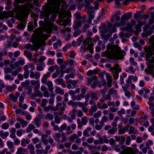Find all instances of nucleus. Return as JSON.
<instances>
[{
    "label": "nucleus",
    "instance_id": "7c9ffc66",
    "mask_svg": "<svg viewBox=\"0 0 154 154\" xmlns=\"http://www.w3.org/2000/svg\"><path fill=\"white\" fill-rule=\"evenodd\" d=\"M30 142V140L28 139L23 138L21 140V145L23 146H25Z\"/></svg>",
    "mask_w": 154,
    "mask_h": 154
},
{
    "label": "nucleus",
    "instance_id": "f257e3e1",
    "mask_svg": "<svg viewBox=\"0 0 154 154\" xmlns=\"http://www.w3.org/2000/svg\"><path fill=\"white\" fill-rule=\"evenodd\" d=\"M61 0H51L49 4L45 7L44 12L42 14V15L45 17L46 23L44 27V30L47 33H51L52 29L57 30L58 29L57 26L52 23V21L54 22V21L56 15H52L51 20H49L48 17L52 12L56 10L57 7L60 4Z\"/></svg>",
    "mask_w": 154,
    "mask_h": 154
},
{
    "label": "nucleus",
    "instance_id": "0eeeda50",
    "mask_svg": "<svg viewBox=\"0 0 154 154\" xmlns=\"http://www.w3.org/2000/svg\"><path fill=\"white\" fill-rule=\"evenodd\" d=\"M104 74L106 77V80L108 82H104L103 85L105 87V88L106 87L108 88H110L112 86L111 84L112 81V77L111 76L109 73H107L105 72H104Z\"/></svg>",
    "mask_w": 154,
    "mask_h": 154
},
{
    "label": "nucleus",
    "instance_id": "4be33fe9",
    "mask_svg": "<svg viewBox=\"0 0 154 154\" xmlns=\"http://www.w3.org/2000/svg\"><path fill=\"white\" fill-rule=\"evenodd\" d=\"M82 25V23L79 20H75L74 21L73 28L74 29L79 28Z\"/></svg>",
    "mask_w": 154,
    "mask_h": 154
},
{
    "label": "nucleus",
    "instance_id": "9b49d317",
    "mask_svg": "<svg viewBox=\"0 0 154 154\" xmlns=\"http://www.w3.org/2000/svg\"><path fill=\"white\" fill-rule=\"evenodd\" d=\"M131 17L132 13L131 12L124 14L121 17V23L124 24L126 21L128 20Z\"/></svg>",
    "mask_w": 154,
    "mask_h": 154
},
{
    "label": "nucleus",
    "instance_id": "de8ad7c7",
    "mask_svg": "<svg viewBox=\"0 0 154 154\" xmlns=\"http://www.w3.org/2000/svg\"><path fill=\"white\" fill-rule=\"evenodd\" d=\"M91 97V98L95 100H98V97H97L96 94L94 92H91L90 93Z\"/></svg>",
    "mask_w": 154,
    "mask_h": 154
},
{
    "label": "nucleus",
    "instance_id": "7ed1b4c3",
    "mask_svg": "<svg viewBox=\"0 0 154 154\" xmlns=\"http://www.w3.org/2000/svg\"><path fill=\"white\" fill-rule=\"evenodd\" d=\"M149 42L150 43V45L146 47L145 49L146 58L149 61L154 62V54L151 58V56L153 53L152 52L154 53V35H152L150 38Z\"/></svg>",
    "mask_w": 154,
    "mask_h": 154
},
{
    "label": "nucleus",
    "instance_id": "0e129e2a",
    "mask_svg": "<svg viewBox=\"0 0 154 154\" xmlns=\"http://www.w3.org/2000/svg\"><path fill=\"white\" fill-rule=\"evenodd\" d=\"M36 154H46L43 149H37L36 150Z\"/></svg>",
    "mask_w": 154,
    "mask_h": 154
},
{
    "label": "nucleus",
    "instance_id": "20e7f679",
    "mask_svg": "<svg viewBox=\"0 0 154 154\" xmlns=\"http://www.w3.org/2000/svg\"><path fill=\"white\" fill-rule=\"evenodd\" d=\"M94 0H78L79 2H83L80 3L78 6L79 9H81V8L85 7V8L88 10H92L93 8L95 10H97L98 8L99 4L98 2H95V6L93 8L90 5L91 3Z\"/></svg>",
    "mask_w": 154,
    "mask_h": 154
},
{
    "label": "nucleus",
    "instance_id": "13d9d810",
    "mask_svg": "<svg viewBox=\"0 0 154 154\" xmlns=\"http://www.w3.org/2000/svg\"><path fill=\"white\" fill-rule=\"evenodd\" d=\"M149 68V74H152V76L154 77V65L151 66Z\"/></svg>",
    "mask_w": 154,
    "mask_h": 154
},
{
    "label": "nucleus",
    "instance_id": "f03ea898",
    "mask_svg": "<svg viewBox=\"0 0 154 154\" xmlns=\"http://www.w3.org/2000/svg\"><path fill=\"white\" fill-rule=\"evenodd\" d=\"M126 54L124 50L121 51L120 47L117 45L108 44L107 51L103 52L101 54L102 57L106 56V57L112 58L122 59Z\"/></svg>",
    "mask_w": 154,
    "mask_h": 154
},
{
    "label": "nucleus",
    "instance_id": "a211bd4d",
    "mask_svg": "<svg viewBox=\"0 0 154 154\" xmlns=\"http://www.w3.org/2000/svg\"><path fill=\"white\" fill-rule=\"evenodd\" d=\"M25 48L27 49H31L32 51H37L38 47L36 45H32L29 43L27 44L25 46Z\"/></svg>",
    "mask_w": 154,
    "mask_h": 154
},
{
    "label": "nucleus",
    "instance_id": "ddd939ff",
    "mask_svg": "<svg viewBox=\"0 0 154 154\" xmlns=\"http://www.w3.org/2000/svg\"><path fill=\"white\" fill-rule=\"evenodd\" d=\"M149 27L148 25L146 26V29H144L143 32L142 34V36L143 37H147L149 35H150L152 32V29H153L152 28L149 29V30H148V29Z\"/></svg>",
    "mask_w": 154,
    "mask_h": 154
},
{
    "label": "nucleus",
    "instance_id": "b1692460",
    "mask_svg": "<svg viewBox=\"0 0 154 154\" xmlns=\"http://www.w3.org/2000/svg\"><path fill=\"white\" fill-rule=\"evenodd\" d=\"M135 153L133 149L130 147H127L125 150L123 154H134Z\"/></svg>",
    "mask_w": 154,
    "mask_h": 154
},
{
    "label": "nucleus",
    "instance_id": "2eb2a0df",
    "mask_svg": "<svg viewBox=\"0 0 154 154\" xmlns=\"http://www.w3.org/2000/svg\"><path fill=\"white\" fill-rule=\"evenodd\" d=\"M135 24V20H133L131 21V23H128V24L127 26L124 28V30L128 31L129 32H131L133 30L132 29L133 26Z\"/></svg>",
    "mask_w": 154,
    "mask_h": 154
},
{
    "label": "nucleus",
    "instance_id": "473e14b6",
    "mask_svg": "<svg viewBox=\"0 0 154 154\" xmlns=\"http://www.w3.org/2000/svg\"><path fill=\"white\" fill-rule=\"evenodd\" d=\"M62 136V133H57L54 134L53 136V138L54 140L57 141H60V138Z\"/></svg>",
    "mask_w": 154,
    "mask_h": 154
},
{
    "label": "nucleus",
    "instance_id": "603ef678",
    "mask_svg": "<svg viewBox=\"0 0 154 154\" xmlns=\"http://www.w3.org/2000/svg\"><path fill=\"white\" fill-rule=\"evenodd\" d=\"M77 104L78 106H80L82 108L83 106H86L88 104V102L85 101L84 103H82L80 102H78L77 103Z\"/></svg>",
    "mask_w": 154,
    "mask_h": 154
},
{
    "label": "nucleus",
    "instance_id": "c9c22d12",
    "mask_svg": "<svg viewBox=\"0 0 154 154\" xmlns=\"http://www.w3.org/2000/svg\"><path fill=\"white\" fill-rule=\"evenodd\" d=\"M100 32L102 36H104V35L107 33L108 31V28L107 27H103L101 28Z\"/></svg>",
    "mask_w": 154,
    "mask_h": 154
},
{
    "label": "nucleus",
    "instance_id": "f8f14e48",
    "mask_svg": "<svg viewBox=\"0 0 154 154\" xmlns=\"http://www.w3.org/2000/svg\"><path fill=\"white\" fill-rule=\"evenodd\" d=\"M14 14L13 12L10 11L8 13L4 12L3 13L0 12V19H3L5 18L11 17Z\"/></svg>",
    "mask_w": 154,
    "mask_h": 154
},
{
    "label": "nucleus",
    "instance_id": "393cba45",
    "mask_svg": "<svg viewBox=\"0 0 154 154\" xmlns=\"http://www.w3.org/2000/svg\"><path fill=\"white\" fill-rule=\"evenodd\" d=\"M24 60L22 57L19 58V60L15 62V64L18 66H23L24 65Z\"/></svg>",
    "mask_w": 154,
    "mask_h": 154
},
{
    "label": "nucleus",
    "instance_id": "1a4fd4ad",
    "mask_svg": "<svg viewBox=\"0 0 154 154\" xmlns=\"http://www.w3.org/2000/svg\"><path fill=\"white\" fill-rule=\"evenodd\" d=\"M20 20L21 23L19 24L17 26L18 29L22 30L24 29L26 23V19L25 18V16L21 14L20 15Z\"/></svg>",
    "mask_w": 154,
    "mask_h": 154
},
{
    "label": "nucleus",
    "instance_id": "4d7b16f0",
    "mask_svg": "<svg viewBox=\"0 0 154 154\" xmlns=\"http://www.w3.org/2000/svg\"><path fill=\"white\" fill-rule=\"evenodd\" d=\"M24 98L23 96H21L19 98V106L20 108H22V103H23V101Z\"/></svg>",
    "mask_w": 154,
    "mask_h": 154
},
{
    "label": "nucleus",
    "instance_id": "e2e57ef3",
    "mask_svg": "<svg viewBox=\"0 0 154 154\" xmlns=\"http://www.w3.org/2000/svg\"><path fill=\"white\" fill-rule=\"evenodd\" d=\"M62 136L61 142L63 143L66 142L67 140V138L65 134L64 133H62Z\"/></svg>",
    "mask_w": 154,
    "mask_h": 154
},
{
    "label": "nucleus",
    "instance_id": "9d476101",
    "mask_svg": "<svg viewBox=\"0 0 154 154\" xmlns=\"http://www.w3.org/2000/svg\"><path fill=\"white\" fill-rule=\"evenodd\" d=\"M60 132H61L65 130L67 131L66 133V134L69 135L72 133V131L71 130V127L69 126H68L66 123H64L61 125L60 127Z\"/></svg>",
    "mask_w": 154,
    "mask_h": 154
},
{
    "label": "nucleus",
    "instance_id": "aec40b11",
    "mask_svg": "<svg viewBox=\"0 0 154 154\" xmlns=\"http://www.w3.org/2000/svg\"><path fill=\"white\" fill-rule=\"evenodd\" d=\"M55 82L56 84L60 85L63 88L66 87V85L64 82L63 79L61 78L57 79L55 80Z\"/></svg>",
    "mask_w": 154,
    "mask_h": 154
},
{
    "label": "nucleus",
    "instance_id": "39448f33",
    "mask_svg": "<svg viewBox=\"0 0 154 154\" xmlns=\"http://www.w3.org/2000/svg\"><path fill=\"white\" fill-rule=\"evenodd\" d=\"M92 45H89L88 42L86 40H84L82 46L80 48L81 51L85 52L87 50H89L90 52L92 53L93 52Z\"/></svg>",
    "mask_w": 154,
    "mask_h": 154
},
{
    "label": "nucleus",
    "instance_id": "423d86ee",
    "mask_svg": "<svg viewBox=\"0 0 154 154\" xmlns=\"http://www.w3.org/2000/svg\"><path fill=\"white\" fill-rule=\"evenodd\" d=\"M110 70L111 71H113L112 73L115 79H117L119 76L118 72H119L121 71V69L119 67V65L116 64L114 66L110 68Z\"/></svg>",
    "mask_w": 154,
    "mask_h": 154
},
{
    "label": "nucleus",
    "instance_id": "f3484780",
    "mask_svg": "<svg viewBox=\"0 0 154 154\" xmlns=\"http://www.w3.org/2000/svg\"><path fill=\"white\" fill-rule=\"evenodd\" d=\"M88 11L87 12V14L88 16L89 19L87 21L88 22L91 23V20L94 18V17L95 12L91 10Z\"/></svg>",
    "mask_w": 154,
    "mask_h": 154
},
{
    "label": "nucleus",
    "instance_id": "a878e982",
    "mask_svg": "<svg viewBox=\"0 0 154 154\" xmlns=\"http://www.w3.org/2000/svg\"><path fill=\"white\" fill-rule=\"evenodd\" d=\"M34 123L37 127L40 126L41 124V119L38 117H36L34 120Z\"/></svg>",
    "mask_w": 154,
    "mask_h": 154
},
{
    "label": "nucleus",
    "instance_id": "4c0bfd02",
    "mask_svg": "<svg viewBox=\"0 0 154 154\" xmlns=\"http://www.w3.org/2000/svg\"><path fill=\"white\" fill-rule=\"evenodd\" d=\"M142 12L141 11H137L136 13L134 14V17L136 19L138 18L142 19V15L141 13Z\"/></svg>",
    "mask_w": 154,
    "mask_h": 154
},
{
    "label": "nucleus",
    "instance_id": "ea45409f",
    "mask_svg": "<svg viewBox=\"0 0 154 154\" xmlns=\"http://www.w3.org/2000/svg\"><path fill=\"white\" fill-rule=\"evenodd\" d=\"M45 118L46 119H48L50 120H52L53 119L54 116L51 113H48L45 117Z\"/></svg>",
    "mask_w": 154,
    "mask_h": 154
},
{
    "label": "nucleus",
    "instance_id": "c756f323",
    "mask_svg": "<svg viewBox=\"0 0 154 154\" xmlns=\"http://www.w3.org/2000/svg\"><path fill=\"white\" fill-rule=\"evenodd\" d=\"M27 151L26 149L22 147L18 148L16 154H25L24 152Z\"/></svg>",
    "mask_w": 154,
    "mask_h": 154
},
{
    "label": "nucleus",
    "instance_id": "5701e85b",
    "mask_svg": "<svg viewBox=\"0 0 154 154\" xmlns=\"http://www.w3.org/2000/svg\"><path fill=\"white\" fill-rule=\"evenodd\" d=\"M87 82L86 84L88 85H90L92 82L93 80H97V77L95 75L92 76L91 78L87 77Z\"/></svg>",
    "mask_w": 154,
    "mask_h": 154
},
{
    "label": "nucleus",
    "instance_id": "6e6552de",
    "mask_svg": "<svg viewBox=\"0 0 154 154\" xmlns=\"http://www.w3.org/2000/svg\"><path fill=\"white\" fill-rule=\"evenodd\" d=\"M89 118L88 117L85 116L81 119V122L79 119H77V122L78 124V127L80 129H81L83 125H85L87 123Z\"/></svg>",
    "mask_w": 154,
    "mask_h": 154
},
{
    "label": "nucleus",
    "instance_id": "49530a36",
    "mask_svg": "<svg viewBox=\"0 0 154 154\" xmlns=\"http://www.w3.org/2000/svg\"><path fill=\"white\" fill-rule=\"evenodd\" d=\"M9 133L8 132L4 133L3 131H0V137H2L3 138H5L8 135Z\"/></svg>",
    "mask_w": 154,
    "mask_h": 154
},
{
    "label": "nucleus",
    "instance_id": "5fc2aeb1",
    "mask_svg": "<svg viewBox=\"0 0 154 154\" xmlns=\"http://www.w3.org/2000/svg\"><path fill=\"white\" fill-rule=\"evenodd\" d=\"M101 115V112L100 111H97V112L94 114L93 117L95 118H97L100 117Z\"/></svg>",
    "mask_w": 154,
    "mask_h": 154
},
{
    "label": "nucleus",
    "instance_id": "72a5a7b5",
    "mask_svg": "<svg viewBox=\"0 0 154 154\" xmlns=\"http://www.w3.org/2000/svg\"><path fill=\"white\" fill-rule=\"evenodd\" d=\"M55 91L57 94H63L64 93V90L58 87H56Z\"/></svg>",
    "mask_w": 154,
    "mask_h": 154
},
{
    "label": "nucleus",
    "instance_id": "4468645a",
    "mask_svg": "<svg viewBox=\"0 0 154 154\" xmlns=\"http://www.w3.org/2000/svg\"><path fill=\"white\" fill-rule=\"evenodd\" d=\"M65 16H68L67 19H66L63 20L62 21V24L64 26L67 25L71 21V20L69 19L70 16L68 13L63 15L62 17L64 19V17H65Z\"/></svg>",
    "mask_w": 154,
    "mask_h": 154
},
{
    "label": "nucleus",
    "instance_id": "69168bd1",
    "mask_svg": "<svg viewBox=\"0 0 154 154\" xmlns=\"http://www.w3.org/2000/svg\"><path fill=\"white\" fill-rule=\"evenodd\" d=\"M100 125L97 124L95 126V128L98 130H100L101 129L102 127L104 126L100 122Z\"/></svg>",
    "mask_w": 154,
    "mask_h": 154
},
{
    "label": "nucleus",
    "instance_id": "2f4dec72",
    "mask_svg": "<svg viewBox=\"0 0 154 154\" xmlns=\"http://www.w3.org/2000/svg\"><path fill=\"white\" fill-rule=\"evenodd\" d=\"M97 108L96 105H94L92 106L89 110V114L90 115L92 116L93 112H95L97 110Z\"/></svg>",
    "mask_w": 154,
    "mask_h": 154
},
{
    "label": "nucleus",
    "instance_id": "3c124183",
    "mask_svg": "<svg viewBox=\"0 0 154 154\" xmlns=\"http://www.w3.org/2000/svg\"><path fill=\"white\" fill-rule=\"evenodd\" d=\"M117 128H113L109 130L108 131V133L110 134H114L117 131Z\"/></svg>",
    "mask_w": 154,
    "mask_h": 154
},
{
    "label": "nucleus",
    "instance_id": "09e8293b",
    "mask_svg": "<svg viewBox=\"0 0 154 154\" xmlns=\"http://www.w3.org/2000/svg\"><path fill=\"white\" fill-rule=\"evenodd\" d=\"M78 138V135L75 134L72 135L69 138V140L70 141H73L75 139Z\"/></svg>",
    "mask_w": 154,
    "mask_h": 154
},
{
    "label": "nucleus",
    "instance_id": "79ce46f5",
    "mask_svg": "<svg viewBox=\"0 0 154 154\" xmlns=\"http://www.w3.org/2000/svg\"><path fill=\"white\" fill-rule=\"evenodd\" d=\"M127 72L132 73H134L135 72V70L134 69L132 66H130L128 68H127L126 69Z\"/></svg>",
    "mask_w": 154,
    "mask_h": 154
},
{
    "label": "nucleus",
    "instance_id": "052dcab7",
    "mask_svg": "<svg viewBox=\"0 0 154 154\" xmlns=\"http://www.w3.org/2000/svg\"><path fill=\"white\" fill-rule=\"evenodd\" d=\"M7 54L8 52L7 50L5 49H3L0 53V57H1L3 56L6 55Z\"/></svg>",
    "mask_w": 154,
    "mask_h": 154
},
{
    "label": "nucleus",
    "instance_id": "58836bf2",
    "mask_svg": "<svg viewBox=\"0 0 154 154\" xmlns=\"http://www.w3.org/2000/svg\"><path fill=\"white\" fill-rule=\"evenodd\" d=\"M128 132L129 134H136L137 132V131L136 129L134 128V127L131 126L130 127V128L128 130Z\"/></svg>",
    "mask_w": 154,
    "mask_h": 154
},
{
    "label": "nucleus",
    "instance_id": "864d4df0",
    "mask_svg": "<svg viewBox=\"0 0 154 154\" xmlns=\"http://www.w3.org/2000/svg\"><path fill=\"white\" fill-rule=\"evenodd\" d=\"M5 79L6 80H8L10 81H12L14 80L13 77L11 76L10 74L6 75L5 76Z\"/></svg>",
    "mask_w": 154,
    "mask_h": 154
},
{
    "label": "nucleus",
    "instance_id": "412c9836",
    "mask_svg": "<svg viewBox=\"0 0 154 154\" xmlns=\"http://www.w3.org/2000/svg\"><path fill=\"white\" fill-rule=\"evenodd\" d=\"M17 121L20 122L23 127L27 126L28 124V122L24 120L21 118L20 117H18L17 118Z\"/></svg>",
    "mask_w": 154,
    "mask_h": 154
},
{
    "label": "nucleus",
    "instance_id": "cd10ccee",
    "mask_svg": "<svg viewBox=\"0 0 154 154\" xmlns=\"http://www.w3.org/2000/svg\"><path fill=\"white\" fill-rule=\"evenodd\" d=\"M47 85L49 91L51 93L53 92L54 88L53 87V84L52 82L51 81H48L47 83Z\"/></svg>",
    "mask_w": 154,
    "mask_h": 154
},
{
    "label": "nucleus",
    "instance_id": "a18cd8bd",
    "mask_svg": "<svg viewBox=\"0 0 154 154\" xmlns=\"http://www.w3.org/2000/svg\"><path fill=\"white\" fill-rule=\"evenodd\" d=\"M7 144L9 148L10 149H11V151L12 152H14V150L12 149L14 147L13 143L12 142L8 141L7 142Z\"/></svg>",
    "mask_w": 154,
    "mask_h": 154
},
{
    "label": "nucleus",
    "instance_id": "680f3d73",
    "mask_svg": "<svg viewBox=\"0 0 154 154\" xmlns=\"http://www.w3.org/2000/svg\"><path fill=\"white\" fill-rule=\"evenodd\" d=\"M146 147L147 149L149 148L150 146L153 145L152 142L151 140H149L147 141L145 143Z\"/></svg>",
    "mask_w": 154,
    "mask_h": 154
},
{
    "label": "nucleus",
    "instance_id": "774afa93",
    "mask_svg": "<svg viewBox=\"0 0 154 154\" xmlns=\"http://www.w3.org/2000/svg\"><path fill=\"white\" fill-rule=\"evenodd\" d=\"M47 103L48 101L46 99H43L42 101V102L41 103V106L42 107H43L46 106Z\"/></svg>",
    "mask_w": 154,
    "mask_h": 154
},
{
    "label": "nucleus",
    "instance_id": "6ab92c4d",
    "mask_svg": "<svg viewBox=\"0 0 154 154\" xmlns=\"http://www.w3.org/2000/svg\"><path fill=\"white\" fill-rule=\"evenodd\" d=\"M30 77L31 78H34L35 79H37L40 78V73L38 72H36L34 73L32 71H31Z\"/></svg>",
    "mask_w": 154,
    "mask_h": 154
},
{
    "label": "nucleus",
    "instance_id": "c03bdc74",
    "mask_svg": "<svg viewBox=\"0 0 154 154\" xmlns=\"http://www.w3.org/2000/svg\"><path fill=\"white\" fill-rule=\"evenodd\" d=\"M102 98L105 100H110L111 99V96L108 92L107 94L103 95Z\"/></svg>",
    "mask_w": 154,
    "mask_h": 154
},
{
    "label": "nucleus",
    "instance_id": "e433bc0d",
    "mask_svg": "<svg viewBox=\"0 0 154 154\" xmlns=\"http://www.w3.org/2000/svg\"><path fill=\"white\" fill-rule=\"evenodd\" d=\"M122 89L124 92L125 95L128 98H129L131 95L130 91H128L127 89L125 88V87H123Z\"/></svg>",
    "mask_w": 154,
    "mask_h": 154
},
{
    "label": "nucleus",
    "instance_id": "6e6d98bb",
    "mask_svg": "<svg viewBox=\"0 0 154 154\" xmlns=\"http://www.w3.org/2000/svg\"><path fill=\"white\" fill-rule=\"evenodd\" d=\"M108 119L107 117L106 116H104L102 117L100 122L104 125V122H106Z\"/></svg>",
    "mask_w": 154,
    "mask_h": 154
},
{
    "label": "nucleus",
    "instance_id": "37998d69",
    "mask_svg": "<svg viewBox=\"0 0 154 154\" xmlns=\"http://www.w3.org/2000/svg\"><path fill=\"white\" fill-rule=\"evenodd\" d=\"M132 83V81L131 80L129 79H127L126 80V83L125 85H124L122 86V88H123V87H125V88L127 89L130 87V85Z\"/></svg>",
    "mask_w": 154,
    "mask_h": 154
},
{
    "label": "nucleus",
    "instance_id": "f704fd0d",
    "mask_svg": "<svg viewBox=\"0 0 154 154\" xmlns=\"http://www.w3.org/2000/svg\"><path fill=\"white\" fill-rule=\"evenodd\" d=\"M24 55L28 58L29 60H31L32 58V55L29 51L25 50L24 52Z\"/></svg>",
    "mask_w": 154,
    "mask_h": 154
},
{
    "label": "nucleus",
    "instance_id": "c85d7f7f",
    "mask_svg": "<svg viewBox=\"0 0 154 154\" xmlns=\"http://www.w3.org/2000/svg\"><path fill=\"white\" fill-rule=\"evenodd\" d=\"M27 148L30 150L29 152L31 154H35L34 151L35 148L33 145L30 144L28 145Z\"/></svg>",
    "mask_w": 154,
    "mask_h": 154
},
{
    "label": "nucleus",
    "instance_id": "bb28decb",
    "mask_svg": "<svg viewBox=\"0 0 154 154\" xmlns=\"http://www.w3.org/2000/svg\"><path fill=\"white\" fill-rule=\"evenodd\" d=\"M35 128V126L33 124H29L26 129V132L27 133L31 132L32 130H34Z\"/></svg>",
    "mask_w": 154,
    "mask_h": 154
},
{
    "label": "nucleus",
    "instance_id": "8fccbe9b",
    "mask_svg": "<svg viewBox=\"0 0 154 154\" xmlns=\"http://www.w3.org/2000/svg\"><path fill=\"white\" fill-rule=\"evenodd\" d=\"M97 72V70L94 69L93 70H89L87 73V75L88 76H91L93 75L96 74Z\"/></svg>",
    "mask_w": 154,
    "mask_h": 154
},
{
    "label": "nucleus",
    "instance_id": "bf43d9fd",
    "mask_svg": "<svg viewBox=\"0 0 154 154\" xmlns=\"http://www.w3.org/2000/svg\"><path fill=\"white\" fill-rule=\"evenodd\" d=\"M35 93L37 96L39 97H42L43 96V94L40 90H38L34 91Z\"/></svg>",
    "mask_w": 154,
    "mask_h": 154
},
{
    "label": "nucleus",
    "instance_id": "dca6fc26",
    "mask_svg": "<svg viewBox=\"0 0 154 154\" xmlns=\"http://www.w3.org/2000/svg\"><path fill=\"white\" fill-rule=\"evenodd\" d=\"M109 93L114 98L118 99L119 97L118 95L117 91L114 88H112L109 91Z\"/></svg>",
    "mask_w": 154,
    "mask_h": 154
},
{
    "label": "nucleus",
    "instance_id": "338daca9",
    "mask_svg": "<svg viewBox=\"0 0 154 154\" xmlns=\"http://www.w3.org/2000/svg\"><path fill=\"white\" fill-rule=\"evenodd\" d=\"M24 132L25 131L24 130H22V129H20L17 131V134L18 136L20 137L22 135L23 133H24Z\"/></svg>",
    "mask_w": 154,
    "mask_h": 154
},
{
    "label": "nucleus",
    "instance_id": "a19ab883",
    "mask_svg": "<svg viewBox=\"0 0 154 154\" xmlns=\"http://www.w3.org/2000/svg\"><path fill=\"white\" fill-rule=\"evenodd\" d=\"M37 64L38 65V66L36 67V69L38 71H42L43 69V67L45 66L44 63L40 64V65H38V64Z\"/></svg>",
    "mask_w": 154,
    "mask_h": 154
}]
</instances>
